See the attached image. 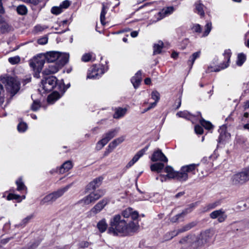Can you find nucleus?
<instances>
[{
    "label": "nucleus",
    "mask_w": 249,
    "mask_h": 249,
    "mask_svg": "<svg viewBox=\"0 0 249 249\" xmlns=\"http://www.w3.org/2000/svg\"><path fill=\"white\" fill-rule=\"evenodd\" d=\"M138 216V213L131 208L124 210L122 215H114L109 221L108 233L114 236H125L137 231L139 229L138 223L134 221L127 223L124 218L130 216L132 219L135 220Z\"/></svg>",
    "instance_id": "obj_1"
},
{
    "label": "nucleus",
    "mask_w": 249,
    "mask_h": 249,
    "mask_svg": "<svg viewBox=\"0 0 249 249\" xmlns=\"http://www.w3.org/2000/svg\"><path fill=\"white\" fill-rule=\"evenodd\" d=\"M199 165V163L185 165L182 166L179 171H175L171 166H168L166 171L170 177L182 182L187 181L189 178L196 174L198 171L197 167Z\"/></svg>",
    "instance_id": "obj_2"
},
{
    "label": "nucleus",
    "mask_w": 249,
    "mask_h": 249,
    "mask_svg": "<svg viewBox=\"0 0 249 249\" xmlns=\"http://www.w3.org/2000/svg\"><path fill=\"white\" fill-rule=\"evenodd\" d=\"M249 181V166L233 174L231 178V183L233 186L240 187Z\"/></svg>",
    "instance_id": "obj_3"
},
{
    "label": "nucleus",
    "mask_w": 249,
    "mask_h": 249,
    "mask_svg": "<svg viewBox=\"0 0 249 249\" xmlns=\"http://www.w3.org/2000/svg\"><path fill=\"white\" fill-rule=\"evenodd\" d=\"M0 81L5 85L7 90L12 95L16 94L20 89V83L15 78L5 75L0 76Z\"/></svg>",
    "instance_id": "obj_4"
},
{
    "label": "nucleus",
    "mask_w": 249,
    "mask_h": 249,
    "mask_svg": "<svg viewBox=\"0 0 249 249\" xmlns=\"http://www.w3.org/2000/svg\"><path fill=\"white\" fill-rule=\"evenodd\" d=\"M72 185V184H69L66 186L61 188L56 191L47 195L40 201V205L41 206L52 204L56 199L61 197Z\"/></svg>",
    "instance_id": "obj_5"
},
{
    "label": "nucleus",
    "mask_w": 249,
    "mask_h": 249,
    "mask_svg": "<svg viewBox=\"0 0 249 249\" xmlns=\"http://www.w3.org/2000/svg\"><path fill=\"white\" fill-rule=\"evenodd\" d=\"M105 194V192L103 190H98L93 192L89 195L85 196L82 199L79 200L78 204L82 205H88L90 203H94L95 201L99 199Z\"/></svg>",
    "instance_id": "obj_6"
},
{
    "label": "nucleus",
    "mask_w": 249,
    "mask_h": 249,
    "mask_svg": "<svg viewBox=\"0 0 249 249\" xmlns=\"http://www.w3.org/2000/svg\"><path fill=\"white\" fill-rule=\"evenodd\" d=\"M45 62L43 53L39 54L30 60V66L35 71L39 73Z\"/></svg>",
    "instance_id": "obj_7"
},
{
    "label": "nucleus",
    "mask_w": 249,
    "mask_h": 249,
    "mask_svg": "<svg viewBox=\"0 0 249 249\" xmlns=\"http://www.w3.org/2000/svg\"><path fill=\"white\" fill-rule=\"evenodd\" d=\"M57 79L54 76H51L43 79L40 86L44 92H47L52 90L56 86Z\"/></svg>",
    "instance_id": "obj_8"
},
{
    "label": "nucleus",
    "mask_w": 249,
    "mask_h": 249,
    "mask_svg": "<svg viewBox=\"0 0 249 249\" xmlns=\"http://www.w3.org/2000/svg\"><path fill=\"white\" fill-rule=\"evenodd\" d=\"M231 54V50L227 49L224 51L223 53V55L224 56L225 59H226V62H223L222 64H220L218 66V68L213 69L212 67H209L208 70L210 71H219L221 70L227 68L229 66V62L230 61V58Z\"/></svg>",
    "instance_id": "obj_9"
},
{
    "label": "nucleus",
    "mask_w": 249,
    "mask_h": 249,
    "mask_svg": "<svg viewBox=\"0 0 249 249\" xmlns=\"http://www.w3.org/2000/svg\"><path fill=\"white\" fill-rule=\"evenodd\" d=\"M108 198H104L99 201L89 212L90 215L96 214L102 211L105 206L109 203Z\"/></svg>",
    "instance_id": "obj_10"
},
{
    "label": "nucleus",
    "mask_w": 249,
    "mask_h": 249,
    "mask_svg": "<svg viewBox=\"0 0 249 249\" xmlns=\"http://www.w3.org/2000/svg\"><path fill=\"white\" fill-rule=\"evenodd\" d=\"M210 217L212 219L217 218L218 221L221 223L226 220L227 216L225 211L223 209H220L212 212L210 214Z\"/></svg>",
    "instance_id": "obj_11"
},
{
    "label": "nucleus",
    "mask_w": 249,
    "mask_h": 249,
    "mask_svg": "<svg viewBox=\"0 0 249 249\" xmlns=\"http://www.w3.org/2000/svg\"><path fill=\"white\" fill-rule=\"evenodd\" d=\"M151 160L153 161H159L167 163L168 159L161 152L160 150L158 149L155 151L151 158Z\"/></svg>",
    "instance_id": "obj_12"
},
{
    "label": "nucleus",
    "mask_w": 249,
    "mask_h": 249,
    "mask_svg": "<svg viewBox=\"0 0 249 249\" xmlns=\"http://www.w3.org/2000/svg\"><path fill=\"white\" fill-rule=\"evenodd\" d=\"M43 54L45 60L49 63L57 61V59L59 58V52L50 51L43 53Z\"/></svg>",
    "instance_id": "obj_13"
},
{
    "label": "nucleus",
    "mask_w": 249,
    "mask_h": 249,
    "mask_svg": "<svg viewBox=\"0 0 249 249\" xmlns=\"http://www.w3.org/2000/svg\"><path fill=\"white\" fill-rule=\"evenodd\" d=\"M148 145L146 146L144 148L138 151L137 154L134 156L133 159L127 163L126 165L127 168L131 167L135 163H136L139 159L142 157L145 151L148 149Z\"/></svg>",
    "instance_id": "obj_14"
},
{
    "label": "nucleus",
    "mask_w": 249,
    "mask_h": 249,
    "mask_svg": "<svg viewBox=\"0 0 249 249\" xmlns=\"http://www.w3.org/2000/svg\"><path fill=\"white\" fill-rule=\"evenodd\" d=\"M61 68L56 63L51 64L43 71V73L45 75L54 74L58 71Z\"/></svg>",
    "instance_id": "obj_15"
},
{
    "label": "nucleus",
    "mask_w": 249,
    "mask_h": 249,
    "mask_svg": "<svg viewBox=\"0 0 249 249\" xmlns=\"http://www.w3.org/2000/svg\"><path fill=\"white\" fill-rule=\"evenodd\" d=\"M69 60V55L66 53H62L59 52V58L57 60L56 63L62 68Z\"/></svg>",
    "instance_id": "obj_16"
},
{
    "label": "nucleus",
    "mask_w": 249,
    "mask_h": 249,
    "mask_svg": "<svg viewBox=\"0 0 249 249\" xmlns=\"http://www.w3.org/2000/svg\"><path fill=\"white\" fill-rule=\"evenodd\" d=\"M73 166L71 161L67 160L65 161L58 169L57 171L60 174H63L69 171Z\"/></svg>",
    "instance_id": "obj_17"
},
{
    "label": "nucleus",
    "mask_w": 249,
    "mask_h": 249,
    "mask_svg": "<svg viewBox=\"0 0 249 249\" xmlns=\"http://www.w3.org/2000/svg\"><path fill=\"white\" fill-rule=\"evenodd\" d=\"M102 177H98L93 179L91 181L87 186V188L89 190H94L98 187L102 183L103 180Z\"/></svg>",
    "instance_id": "obj_18"
},
{
    "label": "nucleus",
    "mask_w": 249,
    "mask_h": 249,
    "mask_svg": "<svg viewBox=\"0 0 249 249\" xmlns=\"http://www.w3.org/2000/svg\"><path fill=\"white\" fill-rule=\"evenodd\" d=\"M167 163L163 162H157V163L152 164L150 166V169L152 171H156L158 173H161L164 167V165Z\"/></svg>",
    "instance_id": "obj_19"
},
{
    "label": "nucleus",
    "mask_w": 249,
    "mask_h": 249,
    "mask_svg": "<svg viewBox=\"0 0 249 249\" xmlns=\"http://www.w3.org/2000/svg\"><path fill=\"white\" fill-rule=\"evenodd\" d=\"M17 186V190L20 192H23L26 195L27 193V188L22 181V178H18L16 181Z\"/></svg>",
    "instance_id": "obj_20"
},
{
    "label": "nucleus",
    "mask_w": 249,
    "mask_h": 249,
    "mask_svg": "<svg viewBox=\"0 0 249 249\" xmlns=\"http://www.w3.org/2000/svg\"><path fill=\"white\" fill-rule=\"evenodd\" d=\"M142 72L141 71H139L134 76H133L131 81L133 84V86L135 88H137L140 85L142 81Z\"/></svg>",
    "instance_id": "obj_21"
},
{
    "label": "nucleus",
    "mask_w": 249,
    "mask_h": 249,
    "mask_svg": "<svg viewBox=\"0 0 249 249\" xmlns=\"http://www.w3.org/2000/svg\"><path fill=\"white\" fill-rule=\"evenodd\" d=\"M99 71H102L101 70H99L96 67H93L89 71L87 76V78L89 79H95L98 78L100 76Z\"/></svg>",
    "instance_id": "obj_22"
},
{
    "label": "nucleus",
    "mask_w": 249,
    "mask_h": 249,
    "mask_svg": "<svg viewBox=\"0 0 249 249\" xmlns=\"http://www.w3.org/2000/svg\"><path fill=\"white\" fill-rule=\"evenodd\" d=\"M107 224L105 218H103L97 223V227L101 232H105L107 228Z\"/></svg>",
    "instance_id": "obj_23"
},
{
    "label": "nucleus",
    "mask_w": 249,
    "mask_h": 249,
    "mask_svg": "<svg viewBox=\"0 0 249 249\" xmlns=\"http://www.w3.org/2000/svg\"><path fill=\"white\" fill-rule=\"evenodd\" d=\"M107 6L106 5L105 3H103L102 8L100 14V21L101 24L103 25H105L106 23L105 22V16L107 14Z\"/></svg>",
    "instance_id": "obj_24"
},
{
    "label": "nucleus",
    "mask_w": 249,
    "mask_h": 249,
    "mask_svg": "<svg viewBox=\"0 0 249 249\" xmlns=\"http://www.w3.org/2000/svg\"><path fill=\"white\" fill-rule=\"evenodd\" d=\"M60 95L58 92H53L49 95L47 98V101L49 103L53 104L57 100L59 99Z\"/></svg>",
    "instance_id": "obj_25"
},
{
    "label": "nucleus",
    "mask_w": 249,
    "mask_h": 249,
    "mask_svg": "<svg viewBox=\"0 0 249 249\" xmlns=\"http://www.w3.org/2000/svg\"><path fill=\"white\" fill-rule=\"evenodd\" d=\"M25 198V195L20 196L19 195L12 193L9 194L7 197V199L9 200L15 199L17 200L18 202H20L22 200L24 199Z\"/></svg>",
    "instance_id": "obj_26"
},
{
    "label": "nucleus",
    "mask_w": 249,
    "mask_h": 249,
    "mask_svg": "<svg viewBox=\"0 0 249 249\" xmlns=\"http://www.w3.org/2000/svg\"><path fill=\"white\" fill-rule=\"evenodd\" d=\"M195 6L197 13L199 14L201 17H203L205 14L204 11L203 10V4L201 3L200 1H198L195 3Z\"/></svg>",
    "instance_id": "obj_27"
},
{
    "label": "nucleus",
    "mask_w": 249,
    "mask_h": 249,
    "mask_svg": "<svg viewBox=\"0 0 249 249\" xmlns=\"http://www.w3.org/2000/svg\"><path fill=\"white\" fill-rule=\"evenodd\" d=\"M163 46V43L161 41H159L157 44H154L153 53L154 54H159L161 53V49Z\"/></svg>",
    "instance_id": "obj_28"
},
{
    "label": "nucleus",
    "mask_w": 249,
    "mask_h": 249,
    "mask_svg": "<svg viewBox=\"0 0 249 249\" xmlns=\"http://www.w3.org/2000/svg\"><path fill=\"white\" fill-rule=\"evenodd\" d=\"M177 115L180 117L184 118L185 119L192 120L194 116L189 113L187 111H180L178 112Z\"/></svg>",
    "instance_id": "obj_29"
},
{
    "label": "nucleus",
    "mask_w": 249,
    "mask_h": 249,
    "mask_svg": "<svg viewBox=\"0 0 249 249\" xmlns=\"http://www.w3.org/2000/svg\"><path fill=\"white\" fill-rule=\"evenodd\" d=\"M200 53H201L200 51H198L197 52L194 53L190 56L189 59L188 61V65L192 67L193 66L195 60L200 56Z\"/></svg>",
    "instance_id": "obj_30"
},
{
    "label": "nucleus",
    "mask_w": 249,
    "mask_h": 249,
    "mask_svg": "<svg viewBox=\"0 0 249 249\" xmlns=\"http://www.w3.org/2000/svg\"><path fill=\"white\" fill-rule=\"evenodd\" d=\"M126 109L125 108H119L116 109L113 117L114 118L118 119L123 116L126 113Z\"/></svg>",
    "instance_id": "obj_31"
},
{
    "label": "nucleus",
    "mask_w": 249,
    "mask_h": 249,
    "mask_svg": "<svg viewBox=\"0 0 249 249\" xmlns=\"http://www.w3.org/2000/svg\"><path fill=\"white\" fill-rule=\"evenodd\" d=\"M246 60V56L243 53H240L237 55L236 64L239 66H242Z\"/></svg>",
    "instance_id": "obj_32"
},
{
    "label": "nucleus",
    "mask_w": 249,
    "mask_h": 249,
    "mask_svg": "<svg viewBox=\"0 0 249 249\" xmlns=\"http://www.w3.org/2000/svg\"><path fill=\"white\" fill-rule=\"evenodd\" d=\"M219 205V203L218 202H214L213 203H211L207 205H206L202 210L203 212H206L209 211L212 209H214L217 206Z\"/></svg>",
    "instance_id": "obj_33"
},
{
    "label": "nucleus",
    "mask_w": 249,
    "mask_h": 249,
    "mask_svg": "<svg viewBox=\"0 0 249 249\" xmlns=\"http://www.w3.org/2000/svg\"><path fill=\"white\" fill-rule=\"evenodd\" d=\"M195 207L194 204H191L188 208H187L184 211H183L181 213L178 214L176 216V220L172 219L173 222H175L176 220H178L180 217L182 216L183 215H185V214L190 213L191 212L192 210Z\"/></svg>",
    "instance_id": "obj_34"
},
{
    "label": "nucleus",
    "mask_w": 249,
    "mask_h": 249,
    "mask_svg": "<svg viewBox=\"0 0 249 249\" xmlns=\"http://www.w3.org/2000/svg\"><path fill=\"white\" fill-rule=\"evenodd\" d=\"M18 13L20 15H25L27 13V8L24 5H20L17 8Z\"/></svg>",
    "instance_id": "obj_35"
},
{
    "label": "nucleus",
    "mask_w": 249,
    "mask_h": 249,
    "mask_svg": "<svg viewBox=\"0 0 249 249\" xmlns=\"http://www.w3.org/2000/svg\"><path fill=\"white\" fill-rule=\"evenodd\" d=\"M174 11V8L173 7H168L165 8H163L159 14L163 15V17L168 15L171 14Z\"/></svg>",
    "instance_id": "obj_36"
},
{
    "label": "nucleus",
    "mask_w": 249,
    "mask_h": 249,
    "mask_svg": "<svg viewBox=\"0 0 249 249\" xmlns=\"http://www.w3.org/2000/svg\"><path fill=\"white\" fill-rule=\"evenodd\" d=\"M199 122L206 129L210 130L213 127V125L210 122L207 121L203 118L200 120Z\"/></svg>",
    "instance_id": "obj_37"
},
{
    "label": "nucleus",
    "mask_w": 249,
    "mask_h": 249,
    "mask_svg": "<svg viewBox=\"0 0 249 249\" xmlns=\"http://www.w3.org/2000/svg\"><path fill=\"white\" fill-rule=\"evenodd\" d=\"M196 225V223L195 222H191L189 224H187L182 228L179 229V232H184L187 231L191 229L192 228L194 227Z\"/></svg>",
    "instance_id": "obj_38"
},
{
    "label": "nucleus",
    "mask_w": 249,
    "mask_h": 249,
    "mask_svg": "<svg viewBox=\"0 0 249 249\" xmlns=\"http://www.w3.org/2000/svg\"><path fill=\"white\" fill-rule=\"evenodd\" d=\"M92 56L93 53H86L82 56L81 60L83 62H89L91 60Z\"/></svg>",
    "instance_id": "obj_39"
},
{
    "label": "nucleus",
    "mask_w": 249,
    "mask_h": 249,
    "mask_svg": "<svg viewBox=\"0 0 249 249\" xmlns=\"http://www.w3.org/2000/svg\"><path fill=\"white\" fill-rule=\"evenodd\" d=\"M212 29L211 22H208L205 26V31L203 32L202 36L205 37L207 36L210 33Z\"/></svg>",
    "instance_id": "obj_40"
},
{
    "label": "nucleus",
    "mask_w": 249,
    "mask_h": 249,
    "mask_svg": "<svg viewBox=\"0 0 249 249\" xmlns=\"http://www.w3.org/2000/svg\"><path fill=\"white\" fill-rule=\"evenodd\" d=\"M27 128V125L26 123L20 122L18 125V130L19 132H23L26 131Z\"/></svg>",
    "instance_id": "obj_41"
},
{
    "label": "nucleus",
    "mask_w": 249,
    "mask_h": 249,
    "mask_svg": "<svg viewBox=\"0 0 249 249\" xmlns=\"http://www.w3.org/2000/svg\"><path fill=\"white\" fill-rule=\"evenodd\" d=\"M230 138V135L225 131L220 132L219 140H226Z\"/></svg>",
    "instance_id": "obj_42"
},
{
    "label": "nucleus",
    "mask_w": 249,
    "mask_h": 249,
    "mask_svg": "<svg viewBox=\"0 0 249 249\" xmlns=\"http://www.w3.org/2000/svg\"><path fill=\"white\" fill-rule=\"evenodd\" d=\"M116 135L115 131H111L106 134L105 138L102 140H109L114 137Z\"/></svg>",
    "instance_id": "obj_43"
},
{
    "label": "nucleus",
    "mask_w": 249,
    "mask_h": 249,
    "mask_svg": "<svg viewBox=\"0 0 249 249\" xmlns=\"http://www.w3.org/2000/svg\"><path fill=\"white\" fill-rule=\"evenodd\" d=\"M181 232H179V230L178 231H174L168 233L166 235V240H170L172 239L173 237L177 235L179 233Z\"/></svg>",
    "instance_id": "obj_44"
},
{
    "label": "nucleus",
    "mask_w": 249,
    "mask_h": 249,
    "mask_svg": "<svg viewBox=\"0 0 249 249\" xmlns=\"http://www.w3.org/2000/svg\"><path fill=\"white\" fill-rule=\"evenodd\" d=\"M63 11V9L59 5V6L53 7L51 9V12L53 14L55 15H58L61 13Z\"/></svg>",
    "instance_id": "obj_45"
},
{
    "label": "nucleus",
    "mask_w": 249,
    "mask_h": 249,
    "mask_svg": "<svg viewBox=\"0 0 249 249\" xmlns=\"http://www.w3.org/2000/svg\"><path fill=\"white\" fill-rule=\"evenodd\" d=\"M168 166H166L165 169H164V171L167 173V175H160V180L161 182H163V181H165L167 180V178H169V179H171V178H172V179H174L173 178H171L169 176H168V173L166 171V169L168 167Z\"/></svg>",
    "instance_id": "obj_46"
},
{
    "label": "nucleus",
    "mask_w": 249,
    "mask_h": 249,
    "mask_svg": "<svg viewBox=\"0 0 249 249\" xmlns=\"http://www.w3.org/2000/svg\"><path fill=\"white\" fill-rule=\"evenodd\" d=\"M40 106H41L39 102L35 101L33 102L32 105H31V108L33 111H36L40 107Z\"/></svg>",
    "instance_id": "obj_47"
},
{
    "label": "nucleus",
    "mask_w": 249,
    "mask_h": 249,
    "mask_svg": "<svg viewBox=\"0 0 249 249\" xmlns=\"http://www.w3.org/2000/svg\"><path fill=\"white\" fill-rule=\"evenodd\" d=\"M20 57L18 56L10 57L8 59L9 62L12 64H16L19 62Z\"/></svg>",
    "instance_id": "obj_48"
},
{
    "label": "nucleus",
    "mask_w": 249,
    "mask_h": 249,
    "mask_svg": "<svg viewBox=\"0 0 249 249\" xmlns=\"http://www.w3.org/2000/svg\"><path fill=\"white\" fill-rule=\"evenodd\" d=\"M47 27L45 25H37L35 27L34 31L36 33L40 32L47 29Z\"/></svg>",
    "instance_id": "obj_49"
},
{
    "label": "nucleus",
    "mask_w": 249,
    "mask_h": 249,
    "mask_svg": "<svg viewBox=\"0 0 249 249\" xmlns=\"http://www.w3.org/2000/svg\"><path fill=\"white\" fill-rule=\"evenodd\" d=\"M191 237L189 236L184 237L180 240L179 243L181 244H186L187 245H189L191 243Z\"/></svg>",
    "instance_id": "obj_50"
},
{
    "label": "nucleus",
    "mask_w": 249,
    "mask_h": 249,
    "mask_svg": "<svg viewBox=\"0 0 249 249\" xmlns=\"http://www.w3.org/2000/svg\"><path fill=\"white\" fill-rule=\"evenodd\" d=\"M192 29L193 30V32L197 33H200L201 32V26L198 24L194 25L192 28Z\"/></svg>",
    "instance_id": "obj_51"
},
{
    "label": "nucleus",
    "mask_w": 249,
    "mask_h": 249,
    "mask_svg": "<svg viewBox=\"0 0 249 249\" xmlns=\"http://www.w3.org/2000/svg\"><path fill=\"white\" fill-rule=\"evenodd\" d=\"M152 98L158 102L160 99V93L157 91H153L151 93Z\"/></svg>",
    "instance_id": "obj_52"
},
{
    "label": "nucleus",
    "mask_w": 249,
    "mask_h": 249,
    "mask_svg": "<svg viewBox=\"0 0 249 249\" xmlns=\"http://www.w3.org/2000/svg\"><path fill=\"white\" fill-rule=\"evenodd\" d=\"M195 131L196 134H202L203 133V128L199 125H196L195 127Z\"/></svg>",
    "instance_id": "obj_53"
},
{
    "label": "nucleus",
    "mask_w": 249,
    "mask_h": 249,
    "mask_svg": "<svg viewBox=\"0 0 249 249\" xmlns=\"http://www.w3.org/2000/svg\"><path fill=\"white\" fill-rule=\"evenodd\" d=\"M107 143V141H98L96 144V149L97 150L101 149Z\"/></svg>",
    "instance_id": "obj_54"
},
{
    "label": "nucleus",
    "mask_w": 249,
    "mask_h": 249,
    "mask_svg": "<svg viewBox=\"0 0 249 249\" xmlns=\"http://www.w3.org/2000/svg\"><path fill=\"white\" fill-rule=\"evenodd\" d=\"M70 1L66 0L62 2V3L60 5L62 9L67 8L70 5Z\"/></svg>",
    "instance_id": "obj_55"
},
{
    "label": "nucleus",
    "mask_w": 249,
    "mask_h": 249,
    "mask_svg": "<svg viewBox=\"0 0 249 249\" xmlns=\"http://www.w3.org/2000/svg\"><path fill=\"white\" fill-rule=\"evenodd\" d=\"M48 38L46 37H42L37 40V42L39 44L44 45L48 42Z\"/></svg>",
    "instance_id": "obj_56"
},
{
    "label": "nucleus",
    "mask_w": 249,
    "mask_h": 249,
    "mask_svg": "<svg viewBox=\"0 0 249 249\" xmlns=\"http://www.w3.org/2000/svg\"><path fill=\"white\" fill-rule=\"evenodd\" d=\"M32 215H29L23 219L21 222V225H26L32 218Z\"/></svg>",
    "instance_id": "obj_57"
},
{
    "label": "nucleus",
    "mask_w": 249,
    "mask_h": 249,
    "mask_svg": "<svg viewBox=\"0 0 249 249\" xmlns=\"http://www.w3.org/2000/svg\"><path fill=\"white\" fill-rule=\"evenodd\" d=\"M118 142H119L120 141H112L109 143L108 147L110 149V150L113 149L119 143Z\"/></svg>",
    "instance_id": "obj_58"
},
{
    "label": "nucleus",
    "mask_w": 249,
    "mask_h": 249,
    "mask_svg": "<svg viewBox=\"0 0 249 249\" xmlns=\"http://www.w3.org/2000/svg\"><path fill=\"white\" fill-rule=\"evenodd\" d=\"M3 86L0 84V105L3 102V98L2 96H1V93L3 92Z\"/></svg>",
    "instance_id": "obj_59"
},
{
    "label": "nucleus",
    "mask_w": 249,
    "mask_h": 249,
    "mask_svg": "<svg viewBox=\"0 0 249 249\" xmlns=\"http://www.w3.org/2000/svg\"><path fill=\"white\" fill-rule=\"evenodd\" d=\"M39 243L37 242H34L29 247L28 249H36L38 246Z\"/></svg>",
    "instance_id": "obj_60"
},
{
    "label": "nucleus",
    "mask_w": 249,
    "mask_h": 249,
    "mask_svg": "<svg viewBox=\"0 0 249 249\" xmlns=\"http://www.w3.org/2000/svg\"><path fill=\"white\" fill-rule=\"evenodd\" d=\"M209 232H205L202 233L201 236L202 238L205 240V242L207 241V238H206V236H207V234H209Z\"/></svg>",
    "instance_id": "obj_61"
},
{
    "label": "nucleus",
    "mask_w": 249,
    "mask_h": 249,
    "mask_svg": "<svg viewBox=\"0 0 249 249\" xmlns=\"http://www.w3.org/2000/svg\"><path fill=\"white\" fill-rule=\"evenodd\" d=\"M243 108L245 110L249 108V100L244 103Z\"/></svg>",
    "instance_id": "obj_62"
},
{
    "label": "nucleus",
    "mask_w": 249,
    "mask_h": 249,
    "mask_svg": "<svg viewBox=\"0 0 249 249\" xmlns=\"http://www.w3.org/2000/svg\"><path fill=\"white\" fill-rule=\"evenodd\" d=\"M130 35L132 37H135L137 36L138 35V32L137 31H133L131 33Z\"/></svg>",
    "instance_id": "obj_63"
},
{
    "label": "nucleus",
    "mask_w": 249,
    "mask_h": 249,
    "mask_svg": "<svg viewBox=\"0 0 249 249\" xmlns=\"http://www.w3.org/2000/svg\"><path fill=\"white\" fill-rule=\"evenodd\" d=\"M89 246V243L87 242H84L83 243H82L81 244V247L82 248H86L88 247Z\"/></svg>",
    "instance_id": "obj_64"
}]
</instances>
